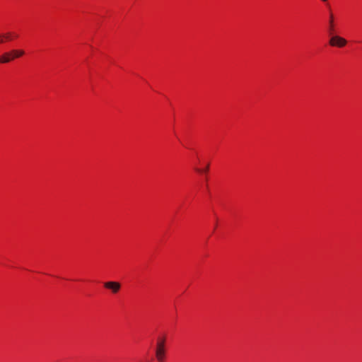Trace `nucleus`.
Wrapping results in <instances>:
<instances>
[{
	"label": "nucleus",
	"mask_w": 362,
	"mask_h": 362,
	"mask_svg": "<svg viewBox=\"0 0 362 362\" xmlns=\"http://www.w3.org/2000/svg\"><path fill=\"white\" fill-rule=\"evenodd\" d=\"M23 54L24 52L23 50H12L9 52H6L0 57V63H8L12 59L19 57Z\"/></svg>",
	"instance_id": "f03ea898"
},
{
	"label": "nucleus",
	"mask_w": 362,
	"mask_h": 362,
	"mask_svg": "<svg viewBox=\"0 0 362 362\" xmlns=\"http://www.w3.org/2000/svg\"><path fill=\"white\" fill-rule=\"evenodd\" d=\"M104 286L105 288L110 289L113 293H117L121 288V284L117 281H107L104 283Z\"/></svg>",
	"instance_id": "7ed1b4c3"
},
{
	"label": "nucleus",
	"mask_w": 362,
	"mask_h": 362,
	"mask_svg": "<svg viewBox=\"0 0 362 362\" xmlns=\"http://www.w3.org/2000/svg\"><path fill=\"white\" fill-rule=\"evenodd\" d=\"M329 34L332 35V33L334 31V17H333L332 13H330V15H329Z\"/></svg>",
	"instance_id": "39448f33"
},
{
	"label": "nucleus",
	"mask_w": 362,
	"mask_h": 362,
	"mask_svg": "<svg viewBox=\"0 0 362 362\" xmlns=\"http://www.w3.org/2000/svg\"><path fill=\"white\" fill-rule=\"evenodd\" d=\"M329 44L332 46L344 47L346 44V40L339 36H332L330 38Z\"/></svg>",
	"instance_id": "20e7f679"
},
{
	"label": "nucleus",
	"mask_w": 362,
	"mask_h": 362,
	"mask_svg": "<svg viewBox=\"0 0 362 362\" xmlns=\"http://www.w3.org/2000/svg\"><path fill=\"white\" fill-rule=\"evenodd\" d=\"M208 168H209V165L206 166V168H205L206 171L208 170Z\"/></svg>",
	"instance_id": "1a4fd4ad"
},
{
	"label": "nucleus",
	"mask_w": 362,
	"mask_h": 362,
	"mask_svg": "<svg viewBox=\"0 0 362 362\" xmlns=\"http://www.w3.org/2000/svg\"><path fill=\"white\" fill-rule=\"evenodd\" d=\"M1 37V38L3 39V37H4L6 40H10V37H11V33H7V34H5L4 35H0Z\"/></svg>",
	"instance_id": "423d86ee"
},
{
	"label": "nucleus",
	"mask_w": 362,
	"mask_h": 362,
	"mask_svg": "<svg viewBox=\"0 0 362 362\" xmlns=\"http://www.w3.org/2000/svg\"><path fill=\"white\" fill-rule=\"evenodd\" d=\"M165 341L166 339L165 336L157 339L155 355L158 362L165 361L166 354Z\"/></svg>",
	"instance_id": "f257e3e1"
},
{
	"label": "nucleus",
	"mask_w": 362,
	"mask_h": 362,
	"mask_svg": "<svg viewBox=\"0 0 362 362\" xmlns=\"http://www.w3.org/2000/svg\"><path fill=\"white\" fill-rule=\"evenodd\" d=\"M208 168H209V165L206 166V168H205L206 171L208 170Z\"/></svg>",
	"instance_id": "6e6552de"
},
{
	"label": "nucleus",
	"mask_w": 362,
	"mask_h": 362,
	"mask_svg": "<svg viewBox=\"0 0 362 362\" xmlns=\"http://www.w3.org/2000/svg\"><path fill=\"white\" fill-rule=\"evenodd\" d=\"M4 42V40L1 38V37L0 36V42Z\"/></svg>",
	"instance_id": "0eeeda50"
},
{
	"label": "nucleus",
	"mask_w": 362,
	"mask_h": 362,
	"mask_svg": "<svg viewBox=\"0 0 362 362\" xmlns=\"http://www.w3.org/2000/svg\"><path fill=\"white\" fill-rule=\"evenodd\" d=\"M197 171L201 172V170L200 169H197Z\"/></svg>",
	"instance_id": "9d476101"
}]
</instances>
